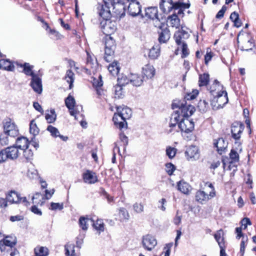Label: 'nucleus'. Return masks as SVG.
Listing matches in <instances>:
<instances>
[{
    "mask_svg": "<svg viewBox=\"0 0 256 256\" xmlns=\"http://www.w3.org/2000/svg\"><path fill=\"white\" fill-rule=\"evenodd\" d=\"M198 94L197 90H194L191 93H188L182 100H176L172 103V108L180 110V113L184 118L191 116L195 112V108L191 104H188L186 100H190L194 99Z\"/></svg>",
    "mask_w": 256,
    "mask_h": 256,
    "instance_id": "1",
    "label": "nucleus"
},
{
    "mask_svg": "<svg viewBox=\"0 0 256 256\" xmlns=\"http://www.w3.org/2000/svg\"><path fill=\"white\" fill-rule=\"evenodd\" d=\"M106 6H110L112 12L116 17L122 18L125 14V6L122 2L116 0H103Z\"/></svg>",
    "mask_w": 256,
    "mask_h": 256,
    "instance_id": "2",
    "label": "nucleus"
},
{
    "mask_svg": "<svg viewBox=\"0 0 256 256\" xmlns=\"http://www.w3.org/2000/svg\"><path fill=\"white\" fill-rule=\"evenodd\" d=\"M228 94L226 90L214 96V98L211 101V104L216 108H222L228 102Z\"/></svg>",
    "mask_w": 256,
    "mask_h": 256,
    "instance_id": "3",
    "label": "nucleus"
},
{
    "mask_svg": "<svg viewBox=\"0 0 256 256\" xmlns=\"http://www.w3.org/2000/svg\"><path fill=\"white\" fill-rule=\"evenodd\" d=\"M3 128V132L8 135L10 138H14L18 136L19 134L17 126L10 120L4 122Z\"/></svg>",
    "mask_w": 256,
    "mask_h": 256,
    "instance_id": "4",
    "label": "nucleus"
},
{
    "mask_svg": "<svg viewBox=\"0 0 256 256\" xmlns=\"http://www.w3.org/2000/svg\"><path fill=\"white\" fill-rule=\"evenodd\" d=\"M216 192L210 191L209 194H207L204 191L198 190L195 194L196 200L201 204H205L208 200L214 197Z\"/></svg>",
    "mask_w": 256,
    "mask_h": 256,
    "instance_id": "5",
    "label": "nucleus"
},
{
    "mask_svg": "<svg viewBox=\"0 0 256 256\" xmlns=\"http://www.w3.org/2000/svg\"><path fill=\"white\" fill-rule=\"evenodd\" d=\"M168 4L171 5V4L168 2H166L164 0H162V2H160V8L164 12H166L170 11V10H171L172 8H188L190 6V3L178 2L176 3L174 6L172 5L170 7L167 6Z\"/></svg>",
    "mask_w": 256,
    "mask_h": 256,
    "instance_id": "6",
    "label": "nucleus"
},
{
    "mask_svg": "<svg viewBox=\"0 0 256 256\" xmlns=\"http://www.w3.org/2000/svg\"><path fill=\"white\" fill-rule=\"evenodd\" d=\"M194 122L187 118H182L179 123V128L182 132H191L194 130Z\"/></svg>",
    "mask_w": 256,
    "mask_h": 256,
    "instance_id": "7",
    "label": "nucleus"
},
{
    "mask_svg": "<svg viewBox=\"0 0 256 256\" xmlns=\"http://www.w3.org/2000/svg\"><path fill=\"white\" fill-rule=\"evenodd\" d=\"M100 26L102 32L107 36L113 34L116 28L115 22L110 20V19L101 22Z\"/></svg>",
    "mask_w": 256,
    "mask_h": 256,
    "instance_id": "8",
    "label": "nucleus"
},
{
    "mask_svg": "<svg viewBox=\"0 0 256 256\" xmlns=\"http://www.w3.org/2000/svg\"><path fill=\"white\" fill-rule=\"evenodd\" d=\"M174 38L177 45L180 46L182 44L186 43L185 40L188 38L190 34L182 26L181 29L176 32L174 34Z\"/></svg>",
    "mask_w": 256,
    "mask_h": 256,
    "instance_id": "9",
    "label": "nucleus"
},
{
    "mask_svg": "<svg viewBox=\"0 0 256 256\" xmlns=\"http://www.w3.org/2000/svg\"><path fill=\"white\" fill-rule=\"evenodd\" d=\"M65 104L66 106L69 110L70 114L74 116L76 120H77L76 114L78 113L77 108L75 107L76 100L71 95L69 94L68 96L65 99Z\"/></svg>",
    "mask_w": 256,
    "mask_h": 256,
    "instance_id": "10",
    "label": "nucleus"
},
{
    "mask_svg": "<svg viewBox=\"0 0 256 256\" xmlns=\"http://www.w3.org/2000/svg\"><path fill=\"white\" fill-rule=\"evenodd\" d=\"M142 244L146 250L151 251L156 245L157 241L153 236L147 234L143 236Z\"/></svg>",
    "mask_w": 256,
    "mask_h": 256,
    "instance_id": "11",
    "label": "nucleus"
},
{
    "mask_svg": "<svg viewBox=\"0 0 256 256\" xmlns=\"http://www.w3.org/2000/svg\"><path fill=\"white\" fill-rule=\"evenodd\" d=\"M160 28V31L158 32L159 38L158 40L160 42L165 43L170 38V32L168 28V26L165 24H161L160 26H158Z\"/></svg>",
    "mask_w": 256,
    "mask_h": 256,
    "instance_id": "12",
    "label": "nucleus"
},
{
    "mask_svg": "<svg viewBox=\"0 0 256 256\" xmlns=\"http://www.w3.org/2000/svg\"><path fill=\"white\" fill-rule=\"evenodd\" d=\"M244 128V124H242L238 122L233 123L231 128L232 137L236 140H239Z\"/></svg>",
    "mask_w": 256,
    "mask_h": 256,
    "instance_id": "13",
    "label": "nucleus"
},
{
    "mask_svg": "<svg viewBox=\"0 0 256 256\" xmlns=\"http://www.w3.org/2000/svg\"><path fill=\"white\" fill-rule=\"evenodd\" d=\"M188 160H196L199 158L200 153L198 148L194 146H190L185 152Z\"/></svg>",
    "mask_w": 256,
    "mask_h": 256,
    "instance_id": "14",
    "label": "nucleus"
},
{
    "mask_svg": "<svg viewBox=\"0 0 256 256\" xmlns=\"http://www.w3.org/2000/svg\"><path fill=\"white\" fill-rule=\"evenodd\" d=\"M110 6H106L104 4V5H100L98 7V13L100 17L106 20L110 18L112 14Z\"/></svg>",
    "mask_w": 256,
    "mask_h": 256,
    "instance_id": "15",
    "label": "nucleus"
},
{
    "mask_svg": "<svg viewBox=\"0 0 256 256\" xmlns=\"http://www.w3.org/2000/svg\"><path fill=\"white\" fill-rule=\"evenodd\" d=\"M82 178L84 182L88 184H94L98 181L96 174L90 170H86L83 173Z\"/></svg>",
    "mask_w": 256,
    "mask_h": 256,
    "instance_id": "16",
    "label": "nucleus"
},
{
    "mask_svg": "<svg viewBox=\"0 0 256 256\" xmlns=\"http://www.w3.org/2000/svg\"><path fill=\"white\" fill-rule=\"evenodd\" d=\"M224 232L222 230H220L216 232L214 234V236L218 242L220 248V256H226V252L224 250V238L223 237Z\"/></svg>",
    "mask_w": 256,
    "mask_h": 256,
    "instance_id": "17",
    "label": "nucleus"
},
{
    "mask_svg": "<svg viewBox=\"0 0 256 256\" xmlns=\"http://www.w3.org/2000/svg\"><path fill=\"white\" fill-rule=\"evenodd\" d=\"M4 150L7 159L9 158L10 160H16L20 154V152L18 150L19 149L14 145L8 147Z\"/></svg>",
    "mask_w": 256,
    "mask_h": 256,
    "instance_id": "18",
    "label": "nucleus"
},
{
    "mask_svg": "<svg viewBox=\"0 0 256 256\" xmlns=\"http://www.w3.org/2000/svg\"><path fill=\"white\" fill-rule=\"evenodd\" d=\"M30 86L35 92L38 94L42 93V80L38 78V75L32 78Z\"/></svg>",
    "mask_w": 256,
    "mask_h": 256,
    "instance_id": "19",
    "label": "nucleus"
},
{
    "mask_svg": "<svg viewBox=\"0 0 256 256\" xmlns=\"http://www.w3.org/2000/svg\"><path fill=\"white\" fill-rule=\"evenodd\" d=\"M129 14L133 16L138 15L141 12V6L138 2H131L128 6Z\"/></svg>",
    "mask_w": 256,
    "mask_h": 256,
    "instance_id": "20",
    "label": "nucleus"
},
{
    "mask_svg": "<svg viewBox=\"0 0 256 256\" xmlns=\"http://www.w3.org/2000/svg\"><path fill=\"white\" fill-rule=\"evenodd\" d=\"M116 110L120 114L121 118L126 121V120L131 117L132 112L130 108L127 106L122 107L121 106H117Z\"/></svg>",
    "mask_w": 256,
    "mask_h": 256,
    "instance_id": "21",
    "label": "nucleus"
},
{
    "mask_svg": "<svg viewBox=\"0 0 256 256\" xmlns=\"http://www.w3.org/2000/svg\"><path fill=\"white\" fill-rule=\"evenodd\" d=\"M209 90L210 93L214 96L221 92L222 91L225 90L223 86L218 80H216L210 86Z\"/></svg>",
    "mask_w": 256,
    "mask_h": 256,
    "instance_id": "22",
    "label": "nucleus"
},
{
    "mask_svg": "<svg viewBox=\"0 0 256 256\" xmlns=\"http://www.w3.org/2000/svg\"><path fill=\"white\" fill-rule=\"evenodd\" d=\"M158 13V10L156 8H148L145 10V17L153 20H156V22H159Z\"/></svg>",
    "mask_w": 256,
    "mask_h": 256,
    "instance_id": "23",
    "label": "nucleus"
},
{
    "mask_svg": "<svg viewBox=\"0 0 256 256\" xmlns=\"http://www.w3.org/2000/svg\"><path fill=\"white\" fill-rule=\"evenodd\" d=\"M178 190L184 194H190L191 190V186L186 182L180 180L177 183Z\"/></svg>",
    "mask_w": 256,
    "mask_h": 256,
    "instance_id": "24",
    "label": "nucleus"
},
{
    "mask_svg": "<svg viewBox=\"0 0 256 256\" xmlns=\"http://www.w3.org/2000/svg\"><path fill=\"white\" fill-rule=\"evenodd\" d=\"M214 144L218 152L220 154L224 152L228 146V142H225L222 138H219L217 140H215Z\"/></svg>",
    "mask_w": 256,
    "mask_h": 256,
    "instance_id": "25",
    "label": "nucleus"
},
{
    "mask_svg": "<svg viewBox=\"0 0 256 256\" xmlns=\"http://www.w3.org/2000/svg\"><path fill=\"white\" fill-rule=\"evenodd\" d=\"M142 74L146 78H152L155 74V69L153 66L147 64L142 68Z\"/></svg>",
    "mask_w": 256,
    "mask_h": 256,
    "instance_id": "26",
    "label": "nucleus"
},
{
    "mask_svg": "<svg viewBox=\"0 0 256 256\" xmlns=\"http://www.w3.org/2000/svg\"><path fill=\"white\" fill-rule=\"evenodd\" d=\"M46 130L50 133L51 136L53 137H59L64 142L66 141L68 139V136L60 134L58 129L51 125L47 127Z\"/></svg>",
    "mask_w": 256,
    "mask_h": 256,
    "instance_id": "27",
    "label": "nucleus"
},
{
    "mask_svg": "<svg viewBox=\"0 0 256 256\" xmlns=\"http://www.w3.org/2000/svg\"><path fill=\"white\" fill-rule=\"evenodd\" d=\"M144 80V77L138 74H132L130 76V82L136 86H140Z\"/></svg>",
    "mask_w": 256,
    "mask_h": 256,
    "instance_id": "28",
    "label": "nucleus"
},
{
    "mask_svg": "<svg viewBox=\"0 0 256 256\" xmlns=\"http://www.w3.org/2000/svg\"><path fill=\"white\" fill-rule=\"evenodd\" d=\"M112 120L114 124L120 130L124 128L125 126L126 127L127 123L126 121L121 118L120 114L118 112V114L116 113L114 114Z\"/></svg>",
    "mask_w": 256,
    "mask_h": 256,
    "instance_id": "29",
    "label": "nucleus"
},
{
    "mask_svg": "<svg viewBox=\"0 0 256 256\" xmlns=\"http://www.w3.org/2000/svg\"><path fill=\"white\" fill-rule=\"evenodd\" d=\"M29 144L28 140L26 138L21 136L17 138L14 146L21 150L28 148Z\"/></svg>",
    "mask_w": 256,
    "mask_h": 256,
    "instance_id": "30",
    "label": "nucleus"
},
{
    "mask_svg": "<svg viewBox=\"0 0 256 256\" xmlns=\"http://www.w3.org/2000/svg\"><path fill=\"white\" fill-rule=\"evenodd\" d=\"M7 200L10 203H20V195L15 191H11L6 198Z\"/></svg>",
    "mask_w": 256,
    "mask_h": 256,
    "instance_id": "31",
    "label": "nucleus"
},
{
    "mask_svg": "<svg viewBox=\"0 0 256 256\" xmlns=\"http://www.w3.org/2000/svg\"><path fill=\"white\" fill-rule=\"evenodd\" d=\"M90 222L92 224L93 220L88 216H81L79 219V225L82 230H86L88 229Z\"/></svg>",
    "mask_w": 256,
    "mask_h": 256,
    "instance_id": "32",
    "label": "nucleus"
},
{
    "mask_svg": "<svg viewBox=\"0 0 256 256\" xmlns=\"http://www.w3.org/2000/svg\"><path fill=\"white\" fill-rule=\"evenodd\" d=\"M20 66L24 68L23 72L26 76H30L32 78L37 76V74H34L32 70L34 66L32 65H30V64L25 62L23 64H21Z\"/></svg>",
    "mask_w": 256,
    "mask_h": 256,
    "instance_id": "33",
    "label": "nucleus"
},
{
    "mask_svg": "<svg viewBox=\"0 0 256 256\" xmlns=\"http://www.w3.org/2000/svg\"><path fill=\"white\" fill-rule=\"evenodd\" d=\"M160 46L159 44H156L152 46L149 51V57L152 59L157 58L160 54Z\"/></svg>",
    "mask_w": 256,
    "mask_h": 256,
    "instance_id": "34",
    "label": "nucleus"
},
{
    "mask_svg": "<svg viewBox=\"0 0 256 256\" xmlns=\"http://www.w3.org/2000/svg\"><path fill=\"white\" fill-rule=\"evenodd\" d=\"M45 200V197L40 192H36L32 198L33 204H40V206L43 204Z\"/></svg>",
    "mask_w": 256,
    "mask_h": 256,
    "instance_id": "35",
    "label": "nucleus"
},
{
    "mask_svg": "<svg viewBox=\"0 0 256 256\" xmlns=\"http://www.w3.org/2000/svg\"><path fill=\"white\" fill-rule=\"evenodd\" d=\"M64 79L69 84V88L72 89L73 87V82L74 80V74L72 70H68L66 71Z\"/></svg>",
    "mask_w": 256,
    "mask_h": 256,
    "instance_id": "36",
    "label": "nucleus"
},
{
    "mask_svg": "<svg viewBox=\"0 0 256 256\" xmlns=\"http://www.w3.org/2000/svg\"><path fill=\"white\" fill-rule=\"evenodd\" d=\"M0 66L1 68L9 71H12L14 68V66L10 60L4 59L0 60Z\"/></svg>",
    "mask_w": 256,
    "mask_h": 256,
    "instance_id": "37",
    "label": "nucleus"
},
{
    "mask_svg": "<svg viewBox=\"0 0 256 256\" xmlns=\"http://www.w3.org/2000/svg\"><path fill=\"white\" fill-rule=\"evenodd\" d=\"M210 80V76L208 74H200L198 84L200 86H206Z\"/></svg>",
    "mask_w": 256,
    "mask_h": 256,
    "instance_id": "38",
    "label": "nucleus"
},
{
    "mask_svg": "<svg viewBox=\"0 0 256 256\" xmlns=\"http://www.w3.org/2000/svg\"><path fill=\"white\" fill-rule=\"evenodd\" d=\"M34 256H46L48 254V249L46 247L37 246L34 248Z\"/></svg>",
    "mask_w": 256,
    "mask_h": 256,
    "instance_id": "39",
    "label": "nucleus"
},
{
    "mask_svg": "<svg viewBox=\"0 0 256 256\" xmlns=\"http://www.w3.org/2000/svg\"><path fill=\"white\" fill-rule=\"evenodd\" d=\"M114 50L115 48H105L104 58L106 62H110L112 60Z\"/></svg>",
    "mask_w": 256,
    "mask_h": 256,
    "instance_id": "40",
    "label": "nucleus"
},
{
    "mask_svg": "<svg viewBox=\"0 0 256 256\" xmlns=\"http://www.w3.org/2000/svg\"><path fill=\"white\" fill-rule=\"evenodd\" d=\"M198 108L202 112H206L209 108V105L206 100H200L198 103Z\"/></svg>",
    "mask_w": 256,
    "mask_h": 256,
    "instance_id": "41",
    "label": "nucleus"
},
{
    "mask_svg": "<svg viewBox=\"0 0 256 256\" xmlns=\"http://www.w3.org/2000/svg\"><path fill=\"white\" fill-rule=\"evenodd\" d=\"M13 138H10L8 135L3 132L0 135V144L2 146L8 145Z\"/></svg>",
    "mask_w": 256,
    "mask_h": 256,
    "instance_id": "42",
    "label": "nucleus"
},
{
    "mask_svg": "<svg viewBox=\"0 0 256 256\" xmlns=\"http://www.w3.org/2000/svg\"><path fill=\"white\" fill-rule=\"evenodd\" d=\"M108 70L112 75L117 74L120 70L118 62H114L110 64L108 66Z\"/></svg>",
    "mask_w": 256,
    "mask_h": 256,
    "instance_id": "43",
    "label": "nucleus"
},
{
    "mask_svg": "<svg viewBox=\"0 0 256 256\" xmlns=\"http://www.w3.org/2000/svg\"><path fill=\"white\" fill-rule=\"evenodd\" d=\"M30 132L34 136H36L39 134L40 130L37 126L34 120H32L30 122Z\"/></svg>",
    "mask_w": 256,
    "mask_h": 256,
    "instance_id": "44",
    "label": "nucleus"
},
{
    "mask_svg": "<svg viewBox=\"0 0 256 256\" xmlns=\"http://www.w3.org/2000/svg\"><path fill=\"white\" fill-rule=\"evenodd\" d=\"M74 246L72 244H67L64 246L66 254V256H76L75 250H74Z\"/></svg>",
    "mask_w": 256,
    "mask_h": 256,
    "instance_id": "45",
    "label": "nucleus"
},
{
    "mask_svg": "<svg viewBox=\"0 0 256 256\" xmlns=\"http://www.w3.org/2000/svg\"><path fill=\"white\" fill-rule=\"evenodd\" d=\"M182 114L180 113V110L178 109L174 110V112L171 114L170 118L174 120H175L180 123L181 120L184 118Z\"/></svg>",
    "mask_w": 256,
    "mask_h": 256,
    "instance_id": "46",
    "label": "nucleus"
},
{
    "mask_svg": "<svg viewBox=\"0 0 256 256\" xmlns=\"http://www.w3.org/2000/svg\"><path fill=\"white\" fill-rule=\"evenodd\" d=\"M179 130H180L179 124L172 123H169L168 126L166 130L168 134H174L176 132H178Z\"/></svg>",
    "mask_w": 256,
    "mask_h": 256,
    "instance_id": "47",
    "label": "nucleus"
},
{
    "mask_svg": "<svg viewBox=\"0 0 256 256\" xmlns=\"http://www.w3.org/2000/svg\"><path fill=\"white\" fill-rule=\"evenodd\" d=\"M170 24L172 27L178 28L180 26V20L176 14L172 15L170 18Z\"/></svg>",
    "mask_w": 256,
    "mask_h": 256,
    "instance_id": "48",
    "label": "nucleus"
},
{
    "mask_svg": "<svg viewBox=\"0 0 256 256\" xmlns=\"http://www.w3.org/2000/svg\"><path fill=\"white\" fill-rule=\"evenodd\" d=\"M56 115L54 109L50 110V113L46 114V119L48 123H52L56 120Z\"/></svg>",
    "mask_w": 256,
    "mask_h": 256,
    "instance_id": "49",
    "label": "nucleus"
},
{
    "mask_svg": "<svg viewBox=\"0 0 256 256\" xmlns=\"http://www.w3.org/2000/svg\"><path fill=\"white\" fill-rule=\"evenodd\" d=\"M92 224L94 228L99 231L100 233L104 231V224L102 220H98L95 222L93 221Z\"/></svg>",
    "mask_w": 256,
    "mask_h": 256,
    "instance_id": "50",
    "label": "nucleus"
},
{
    "mask_svg": "<svg viewBox=\"0 0 256 256\" xmlns=\"http://www.w3.org/2000/svg\"><path fill=\"white\" fill-rule=\"evenodd\" d=\"M105 48H115V41L110 36H106L105 40Z\"/></svg>",
    "mask_w": 256,
    "mask_h": 256,
    "instance_id": "51",
    "label": "nucleus"
},
{
    "mask_svg": "<svg viewBox=\"0 0 256 256\" xmlns=\"http://www.w3.org/2000/svg\"><path fill=\"white\" fill-rule=\"evenodd\" d=\"M120 216L123 220H128L130 215L128 210L126 208H122L120 209Z\"/></svg>",
    "mask_w": 256,
    "mask_h": 256,
    "instance_id": "52",
    "label": "nucleus"
},
{
    "mask_svg": "<svg viewBox=\"0 0 256 256\" xmlns=\"http://www.w3.org/2000/svg\"><path fill=\"white\" fill-rule=\"evenodd\" d=\"M23 150V155L24 158L27 160H31L33 156V152L30 149H28V148L22 149Z\"/></svg>",
    "mask_w": 256,
    "mask_h": 256,
    "instance_id": "53",
    "label": "nucleus"
},
{
    "mask_svg": "<svg viewBox=\"0 0 256 256\" xmlns=\"http://www.w3.org/2000/svg\"><path fill=\"white\" fill-rule=\"evenodd\" d=\"M64 208V204L62 202V203H55V202H51L50 203V209L52 210H62Z\"/></svg>",
    "mask_w": 256,
    "mask_h": 256,
    "instance_id": "54",
    "label": "nucleus"
},
{
    "mask_svg": "<svg viewBox=\"0 0 256 256\" xmlns=\"http://www.w3.org/2000/svg\"><path fill=\"white\" fill-rule=\"evenodd\" d=\"M133 209L136 212L140 214L144 212V206L142 203L136 202L133 204Z\"/></svg>",
    "mask_w": 256,
    "mask_h": 256,
    "instance_id": "55",
    "label": "nucleus"
},
{
    "mask_svg": "<svg viewBox=\"0 0 256 256\" xmlns=\"http://www.w3.org/2000/svg\"><path fill=\"white\" fill-rule=\"evenodd\" d=\"M254 46V40L250 39L248 40L244 46H242V50L248 51L249 50H252V48Z\"/></svg>",
    "mask_w": 256,
    "mask_h": 256,
    "instance_id": "56",
    "label": "nucleus"
},
{
    "mask_svg": "<svg viewBox=\"0 0 256 256\" xmlns=\"http://www.w3.org/2000/svg\"><path fill=\"white\" fill-rule=\"evenodd\" d=\"M176 148L168 146L166 150V154L170 158H172L176 156Z\"/></svg>",
    "mask_w": 256,
    "mask_h": 256,
    "instance_id": "57",
    "label": "nucleus"
},
{
    "mask_svg": "<svg viewBox=\"0 0 256 256\" xmlns=\"http://www.w3.org/2000/svg\"><path fill=\"white\" fill-rule=\"evenodd\" d=\"M118 85L122 86L128 84L130 82V78H128L126 76H122L118 78Z\"/></svg>",
    "mask_w": 256,
    "mask_h": 256,
    "instance_id": "58",
    "label": "nucleus"
},
{
    "mask_svg": "<svg viewBox=\"0 0 256 256\" xmlns=\"http://www.w3.org/2000/svg\"><path fill=\"white\" fill-rule=\"evenodd\" d=\"M230 157L232 162H237L239 160V155L234 149L231 150Z\"/></svg>",
    "mask_w": 256,
    "mask_h": 256,
    "instance_id": "59",
    "label": "nucleus"
},
{
    "mask_svg": "<svg viewBox=\"0 0 256 256\" xmlns=\"http://www.w3.org/2000/svg\"><path fill=\"white\" fill-rule=\"evenodd\" d=\"M175 170L176 166L172 163L166 164V170L168 175H172Z\"/></svg>",
    "mask_w": 256,
    "mask_h": 256,
    "instance_id": "60",
    "label": "nucleus"
},
{
    "mask_svg": "<svg viewBox=\"0 0 256 256\" xmlns=\"http://www.w3.org/2000/svg\"><path fill=\"white\" fill-rule=\"evenodd\" d=\"M182 46V58H184L188 56L190 54L189 50L188 47V45L186 43L181 44Z\"/></svg>",
    "mask_w": 256,
    "mask_h": 256,
    "instance_id": "61",
    "label": "nucleus"
},
{
    "mask_svg": "<svg viewBox=\"0 0 256 256\" xmlns=\"http://www.w3.org/2000/svg\"><path fill=\"white\" fill-rule=\"evenodd\" d=\"M248 238H244L243 237L240 243V252L242 254V256H244V250H245V243H246L248 241Z\"/></svg>",
    "mask_w": 256,
    "mask_h": 256,
    "instance_id": "62",
    "label": "nucleus"
},
{
    "mask_svg": "<svg viewBox=\"0 0 256 256\" xmlns=\"http://www.w3.org/2000/svg\"><path fill=\"white\" fill-rule=\"evenodd\" d=\"M102 78L101 76H100L98 80H94L93 85L96 88H100L103 85V82L102 80Z\"/></svg>",
    "mask_w": 256,
    "mask_h": 256,
    "instance_id": "63",
    "label": "nucleus"
},
{
    "mask_svg": "<svg viewBox=\"0 0 256 256\" xmlns=\"http://www.w3.org/2000/svg\"><path fill=\"white\" fill-rule=\"evenodd\" d=\"M242 228L245 230L246 228L248 225H250L251 222L248 218H244L241 220Z\"/></svg>",
    "mask_w": 256,
    "mask_h": 256,
    "instance_id": "64",
    "label": "nucleus"
}]
</instances>
